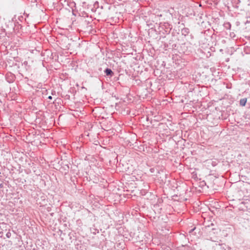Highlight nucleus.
<instances>
[{
	"label": "nucleus",
	"instance_id": "1",
	"mask_svg": "<svg viewBox=\"0 0 250 250\" xmlns=\"http://www.w3.org/2000/svg\"><path fill=\"white\" fill-rule=\"evenodd\" d=\"M182 34L185 36H187L189 33V29L188 28H183L181 30Z\"/></svg>",
	"mask_w": 250,
	"mask_h": 250
},
{
	"label": "nucleus",
	"instance_id": "2",
	"mask_svg": "<svg viewBox=\"0 0 250 250\" xmlns=\"http://www.w3.org/2000/svg\"><path fill=\"white\" fill-rule=\"evenodd\" d=\"M104 73L106 74V76H112V75H113L114 74V73L113 72V71L111 70V69L110 68H106L105 70H104Z\"/></svg>",
	"mask_w": 250,
	"mask_h": 250
},
{
	"label": "nucleus",
	"instance_id": "3",
	"mask_svg": "<svg viewBox=\"0 0 250 250\" xmlns=\"http://www.w3.org/2000/svg\"><path fill=\"white\" fill-rule=\"evenodd\" d=\"M247 98H243L240 100V105L242 106H244L247 103Z\"/></svg>",
	"mask_w": 250,
	"mask_h": 250
},
{
	"label": "nucleus",
	"instance_id": "4",
	"mask_svg": "<svg viewBox=\"0 0 250 250\" xmlns=\"http://www.w3.org/2000/svg\"><path fill=\"white\" fill-rule=\"evenodd\" d=\"M163 26L165 27V28L167 29H171V27L170 26V25L168 22H164L163 24Z\"/></svg>",
	"mask_w": 250,
	"mask_h": 250
},
{
	"label": "nucleus",
	"instance_id": "5",
	"mask_svg": "<svg viewBox=\"0 0 250 250\" xmlns=\"http://www.w3.org/2000/svg\"><path fill=\"white\" fill-rule=\"evenodd\" d=\"M225 25H226V27L227 28H228V29H230V28L231 25H230V24L229 22L226 23L225 24Z\"/></svg>",
	"mask_w": 250,
	"mask_h": 250
},
{
	"label": "nucleus",
	"instance_id": "6",
	"mask_svg": "<svg viewBox=\"0 0 250 250\" xmlns=\"http://www.w3.org/2000/svg\"><path fill=\"white\" fill-rule=\"evenodd\" d=\"M11 236V232L9 231H8L6 234V236L7 237V238H10Z\"/></svg>",
	"mask_w": 250,
	"mask_h": 250
},
{
	"label": "nucleus",
	"instance_id": "7",
	"mask_svg": "<svg viewBox=\"0 0 250 250\" xmlns=\"http://www.w3.org/2000/svg\"><path fill=\"white\" fill-rule=\"evenodd\" d=\"M48 99L51 100V99H52V96H49L48 97Z\"/></svg>",
	"mask_w": 250,
	"mask_h": 250
}]
</instances>
